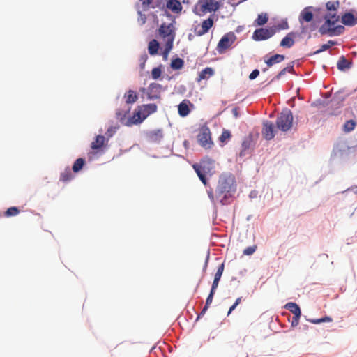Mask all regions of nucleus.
I'll return each instance as SVG.
<instances>
[{"instance_id":"f257e3e1","label":"nucleus","mask_w":357,"mask_h":357,"mask_svg":"<svg viewBox=\"0 0 357 357\" xmlns=\"http://www.w3.org/2000/svg\"><path fill=\"white\" fill-rule=\"evenodd\" d=\"M236 185L234 175L223 173L220 175L216 186V199L222 205L229 203V199L236 191Z\"/></svg>"},{"instance_id":"f03ea898","label":"nucleus","mask_w":357,"mask_h":357,"mask_svg":"<svg viewBox=\"0 0 357 357\" xmlns=\"http://www.w3.org/2000/svg\"><path fill=\"white\" fill-rule=\"evenodd\" d=\"M192 167L203 184L206 185V174H212L215 168V162L210 158H204L199 164H194Z\"/></svg>"},{"instance_id":"7ed1b4c3","label":"nucleus","mask_w":357,"mask_h":357,"mask_svg":"<svg viewBox=\"0 0 357 357\" xmlns=\"http://www.w3.org/2000/svg\"><path fill=\"white\" fill-rule=\"evenodd\" d=\"M175 21L167 24L162 23L158 29L159 36L166 43H174L176 37Z\"/></svg>"},{"instance_id":"20e7f679","label":"nucleus","mask_w":357,"mask_h":357,"mask_svg":"<svg viewBox=\"0 0 357 357\" xmlns=\"http://www.w3.org/2000/svg\"><path fill=\"white\" fill-rule=\"evenodd\" d=\"M220 8L219 3L216 0H199L195 13L197 15H203L206 13L215 12Z\"/></svg>"},{"instance_id":"39448f33","label":"nucleus","mask_w":357,"mask_h":357,"mask_svg":"<svg viewBox=\"0 0 357 357\" xmlns=\"http://www.w3.org/2000/svg\"><path fill=\"white\" fill-rule=\"evenodd\" d=\"M293 124V115L290 110L286 109L281 112L276 120V125L279 130L286 132L290 130Z\"/></svg>"},{"instance_id":"423d86ee","label":"nucleus","mask_w":357,"mask_h":357,"mask_svg":"<svg viewBox=\"0 0 357 357\" xmlns=\"http://www.w3.org/2000/svg\"><path fill=\"white\" fill-rule=\"evenodd\" d=\"M197 140L199 144L205 149H210L213 145L211 137V131L208 127L204 126L200 129L197 135Z\"/></svg>"},{"instance_id":"0eeeda50","label":"nucleus","mask_w":357,"mask_h":357,"mask_svg":"<svg viewBox=\"0 0 357 357\" xmlns=\"http://www.w3.org/2000/svg\"><path fill=\"white\" fill-rule=\"evenodd\" d=\"M276 33L274 26L268 28H259L256 29L252 35V39L256 41L264 40L271 38Z\"/></svg>"},{"instance_id":"6e6552de","label":"nucleus","mask_w":357,"mask_h":357,"mask_svg":"<svg viewBox=\"0 0 357 357\" xmlns=\"http://www.w3.org/2000/svg\"><path fill=\"white\" fill-rule=\"evenodd\" d=\"M213 24L214 20L211 17L203 20L200 24L194 27L193 31L195 35L197 36H202L208 32L210 29L213 27Z\"/></svg>"},{"instance_id":"1a4fd4ad","label":"nucleus","mask_w":357,"mask_h":357,"mask_svg":"<svg viewBox=\"0 0 357 357\" xmlns=\"http://www.w3.org/2000/svg\"><path fill=\"white\" fill-rule=\"evenodd\" d=\"M235 36L233 33H227L224 35L217 45V50L219 53H222L228 49L234 43Z\"/></svg>"},{"instance_id":"9d476101","label":"nucleus","mask_w":357,"mask_h":357,"mask_svg":"<svg viewBox=\"0 0 357 357\" xmlns=\"http://www.w3.org/2000/svg\"><path fill=\"white\" fill-rule=\"evenodd\" d=\"M326 22L320 28V32L322 34L326 33V26L329 27L333 26L337 22L339 21L340 17L337 14L336 11L328 12L325 16Z\"/></svg>"},{"instance_id":"9b49d317","label":"nucleus","mask_w":357,"mask_h":357,"mask_svg":"<svg viewBox=\"0 0 357 357\" xmlns=\"http://www.w3.org/2000/svg\"><path fill=\"white\" fill-rule=\"evenodd\" d=\"M261 134L264 138L266 140L272 139L275 137V128L273 123L271 121H265L263 123Z\"/></svg>"},{"instance_id":"f8f14e48","label":"nucleus","mask_w":357,"mask_h":357,"mask_svg":"<svg viewBox=\"0 0 357 357\" xmlns=\"http://www.w3.org/2000/svg\"><path fill=\"white\" fill-rule=\"evenodd\" d=\"M161 85L158 83H151L147 89V96L150 100L158 99L160 96Z\"/></svg>"},{"instance_id":"ddd939ff","label":"nucleus","mask_w":357,"mask_h":357,"mask_svg":"<svg viewBox=\"0 0 357 357\" xmlns=\"http://www.w3.org/2000/svg\"><path fill=\"white\" fill-rule=\"evenodd\" d=\"M144 117V114H142V112L138 107L137 110H135L132 116L128 118L126 121L124 123V125L127 126H131L135 124L141 123L145 119H142Z\"/></svg>"},{"instance_id":"4468645a","label":"nucleus","mask_w":357,"mask_h":357,"mask_svg":"<svg viewBox=\"0 0 357 357\" xmlns=\"http://www.w3.org/2000/svg\"><path fill=\"white\" fill-rule=\"evenodd\" d=\"M139 107L142 112V114H144V117L142 119H146L148 116L157 111V105L153 103L143 105Z\"/></svg>"},{"instance_id":"2eb2a0df","label":"nucleus","mask_w":357,"mask_h":357,"mask_svg":"<svg viewBox=\"0 0 357 357\" xmlns=\"http://www.w3.org/2000/svg\"><path fill=\"white\" fill-rule=\"evenodd\" d=\"M166 6L175 13H179L182 10L181 3L178 0H169L167 2Z\"/></svg>"},{"instance_id":"dca6fc26","label":"nucleus","mask_w":357,"mask_h":357,"mask_svg":"<svg viewBox=\"0 0 357 357\" xmlns=\"http://www.w3.org/2000/svg\"><path fill=\"white\" fill-rule=\"evenodd\" d=\"M342 22L347 26H354L357 24V18L351 13H347L342 16Z\"/></svg>"},{"instance_id":"f3484780","label":"nucleus","mask_w":357,"mask_h":357,"mask_svg":"<svg viewBox=\"0 0 357 357\" xmlns=\"http://www.w3.org/2000/svg\"><path fill=\"white\" fill-rule=\"evenodd\" d=\"M313 19V14L310 10V8H305L300 14L299 20L302 23L303 21L310 22Z\"/></svg>"},{"instance_id":"a211bd4d","label":"nucleus","mask_w":357,"mask_h":357,"mask_svg":"<svg viewBox=\"0 0 357 357\" xmlns=\"http://www.w3.org/2000/svg\"><path fill=\"white\" fill-rule=\"evenodd\" d=\"M189 103V100H185L178 105V110L181 116L185 117L189 114L190 112L188 107Z\"/></svg>"},{"instance_id":"6ab92c4d","label":"nucleus","mask_w":357,"mask_h":357,"mask_svg":"<svg viewBox=\"0 0 357 357\" xmlns=\"http://www.w3.org/2000/svg\"><path fill=\"white\" fill-rule=\"evenodd\" d=\"M294 33H288L280 42V46L284 47L290 48L294 44Z\"/></svg>"},{"instance_id":"aec40b11","label":"nucleus","mask_w":357,"mask_h":357,"mask_svg":"<svg viewBox=\"0 0 357 357\" xmlns=\"http://www.w3.org/2000/svg\"><path fill=\"white\" fill-rule=\"evenodd\" d=\"M214 70L212 68L207 67L202 70L198 75V77L197 79V81L199 82L202 79H206L213 75Z\"/></svg>"},{"instance_id":"412c9836","label":"nucleus","mask_w":357,"mask_h":357,"mask_svg":"<svg viewBox=\"0 0 357 357\" xmlns=\"http://www.w3.org/2000/svg\"><path fill=\"white\" fill-rule=\"evenodd\" d=\"M284 56L282 54H275L271 56L268 59L265 61V63L268 66V67H271L275 63H280L284 60Z\"/></svg>"},{"instance_id":"4be33fe9","label":"nucleus","mask_w":357,"mask_h":357,"mask_svg":"<svg viewBox=\"0 0 357 357\" xmlns=\"http://www.w3.org/2000/svg\"><path fill=\"white\" fill-rule=\"evenodd\" d=\"M125 107V109H119L116 112V119L123 124L126 121V116L130 112V107L128 105H126Z\"/></svg>"},{"instance_id":"5701e85b","label":"nucleus","mask_w":357,"mask_h":357,"mask_svg":"<svg viewBox=\"0 0 357 357\" xmlns=\"http://www.w3.org/2000/svg\"><path fill=\"white\" fill-rule=\"evenodd\" d=\"M105 138L102 135H98L95 141L91 143V147L93 150H98L102 148L105 144Z\"/></svg>"},{"instance_id":"b1692460","label":"nucleus","mask_w":357,"mask_h":357,"mask_svg":"<svg viewBox=\"0 0 357 357\" xmlns=\"http://www.w3.org/2000/svg\"><path fill=\"white\" fill-rule=\"evenodd\" d=\"M74 177L70 169L67 167L61 173L59 180L63 183L70 181Z\"/></svg>"},{"instance_id":"393cba45","label":"nucleus","mask_w":357,"mask_h":357,"mask_svg":"<svg viewBox=\"0 0 357 357\" xmlns=\"http://www.w3.org/2000/svg\"><path fill=\"white\" fill-rule=\"evenodd\" d=\"M160 45L158 40L153 39L149 43L148 51L151 55H155L158 53Z\"/></svg>"},{"instance_id":"a878e982","label":"nucleus","mask_w":357,"mask_h":357,"mask_svg":"<svg viewBox=\"0 0 357 357\" xmlns=\"http://www.w3.org/2000/svg\"><path fill=\"white\" fill-rule=\"evenodd\" d=\"M124 98L126 100V103L128 105L135 102L137 100L138 96L136 92L132 90H129L128 93L125 94Z\"/></svg>"},{"instance_id":"bb28decb","label":"nucleus","mask_w":357,"mask_h":357,"mask_svg":"<svg viewBox=\"0 0 357 357\" xmlns=\"http://www.w3.org/2000/svg\"><path fill=\"white\" fill-rule=\"evenodd\" d=\"M285 307L289 310L294 315L301 316V312L299 306L295 303H288L286 304Z\"/></svg>"},{"instance_id":"cd10ccee","label":"nucleus","mask_w":357,"mask_h":357,"mask_svg":"<svg viewBox=\"0 0 357 357\" xmlns=\"http://www.w3.org/2000/svg\"><path fill=\"white\" fill-rule=\"evenodd\" d=\"M149 137L152 142H158L163 138L162 130L160 129L150 132Z\"/></svg>"},{"instance_id":"c85d7f7f","label":"nucleus","mask_w":357,"mask_h":357,"mask_svg":"<svg viewBox=\"0 0 357 357\" xmlns=\"http://www.w3.org/2000/svg\"><path fill=\"white\" fill-rule=\"evenodd\" d=\"M268 20V16L267 13L259 14L257 18L255 20L254 24L256 26H263L267 23Z\"/></svg>"},{"instance_id":"c756f323","label":"nucleus","mask_w":357,"mask_h":357,"mask_svg":"<svg viewBox=\"0 0 357 357\" xmlns=\"http://www.w3.org/2000/svg\"><path fill=\"white\" fill-rule=\"evenodd\" d=\"M337 68L340 70H344L351 67V63H349L344 56H342L337 61Z\"/></svg>"},{"instance_id":"7c9ffc66","label":"nucleus","mask_w":357,"mask_h":357,"mask_svg":"<svg viewBox=\"0 0 357 357\" xmlns=\"http://www.w3.org/2000/svg\"><path fill=\"white\" fill-rule=\"evenodd\" d=\"M344 31V27L342 25H338L335 28H328V29L326 28V33H328L330 36H333V35L337 36V35H340L341 33H342Z\"/></svg>"},{"instance_id":"2f4dec72","label":"nucleus","mask_w":357,"mask_h":357,"mask_svg":"<svg viewBox=\"0 0 357 357\" xmlns=\"http://www.w3.org/2000/svg\"><path fill=\"white\" fill-rule=\"evenodd\" d=\"M287 73H294V66L292 65L288 66L286 68H283L280 73L272 79V81L274 80H278L280 79L283 75H284Z\"/></svg>"},{"instance_id":"473e14b6","label":"nucleus","mask_w":357,"mask_h":357,"mask_svg":"<svg viewBox=\"0 0 357 357\" xmlns=\"http://www.w3.org/2000/svg\"><path fill=\"white\" fill-rule=\"evenodd\" d=\"M214 294H215L214 292L210 291V294H209V295L208 296V297L206 298L205 306L202 310V311H201L200 314H199L198 317H199L200 316H203L206 313V312L207 311L208 308L209 307V305L211 304V303L213 301V298Z\"/></svg>"},{"instance_id":"72a5a7b5","label":"nucleus","mask_w":357,"mask_h":357,"mask_svg":"<svg viewBox=\"0 0 357 357\" xmlns=\"http://www.w3.org/2000/svg\"><path fill=\"white\" fill-rule=\"evenodd\" d=\"M84 165V160L83 158H77L75 161V162H74V164L73 165L72 170L74 172L77 173V172H79L82 169Z\"/></svg>"},{"instance_id":"f704fd0d","label":"nucleus","mask_w":357,"mask_h":357,"mask_svg":"<svg viewBox=\"0 0 357 357\" xmlns=\"http://www.w3.org/2000/svg\"><path fill=\"white\" fill-rule=\"evenodd\" d=\"M183 64H184V61L182 59L176 58L172 61L171 68L174 70H179L183 68Z\"/></svg>"},{"instance_id":"c9c22d12","label":"nucleus","mask_w":357,"mask_h":357,"mask_svg":"<svg viewBox=\"0 0 357 357\" xmlns=\"http://www.w3.org/2000/svg\"><path fill=\"white\" fill-rule=\"evenodd\" d=\"M356 125V123L354 120L347 121L344 124V131L346 132H349L354 130Z\"/></svg>"},{"instance_id":"e433bc0d","label":"nucleus","mask_w":357,"mask_h":357,"mask_svg":"<svg viewBox=\"0 0 357 357\" xmlns=\"http://www.w3.org/2000/svg\"><path fill=\"white\" fill-rule=\"evenodd\" d=\"M20 213V210L17 207L13 206L8 208L4 213L6 217L15 216Z\"/></svg>"},{"instance_id":"4c0bfd02","label":"nucleus","mask_w":357,"mask_h":357,"mask_svg":"<svg viewBox=\"0 0 357 357\" xmlns=\"http://www.w3.org/2000/svg\"><path fill=\"white\" fill-rule=\"evenodd\" d=\"M173 48V43H166L165 44V49L164 50L162 51V56L165 59H167V57H168V55L170 52V51L172 50V49Z\"/></svg>"},{"instance_id":"58836bf2","label":"nucleus","mask_w":357,"mask_h":357,"mask_svg":"<svg viewBox=\"0 0 357 357\" xmlns=\"http://www.w3.org/2000/svg\"><path fill=\"white\" fill-rule=\"evenodd\" d=\"M173 48V43H166L165 44V49L164 50L162 51V56L165 59H167V57H168V55L170 52V51L172 50V49Z\"/></svg>"},{"instance_id":"ea45409f","label":"nucleus","mask_w":357,"mask_h":357,"mask_svg":"<svg viewBox=\"0 0 357 357\" xmlns=\"http://www.w3.org/2000/svg\"><path fill=\"white\" fill-rule=\"evenodd\" d=\"M338 7V1H328L326 3V8L328 12L336 11Z\"/></svg>"},{"instance_id":"a19ab883","label":"nucleus","mask_w":357,"mask_h":357,"mask_svg":"<svg viewBox=\"0 0 357 357\" xmlns=\"http://www.w3.org/2000/svg\"><path fill=\"white\" fill-rule=\"evenodd\" d=\"M231 137V135L229 130H223L221 135L219 137V140L224 143L227 140L229 139Z\"/></svg>"},{"instance_id":"79ce46f5","label":"nucleus","mask_w":357,"mask_h":357,"mask_svg":"<svg viewBox=\"0 0 357 357\" xmlns=\"http://www.w3.org/2000/svg\"><path fill=\"white\" fill-rule=\"evenodd\" d=\"M332 321H333L332 318L330 317H328V316H326L321 319H310L309 320L310 322L314 324H321L323 322H331Z\"/></svg>"},{"instance_id":"37998d69","label":"nucleus","mask_w":357,"mask_h":357,"mask_svg":"<svg viewBox=\"0 0 357 357\" xmlns=\"http://www.w3.org/2000/svg\"><path fill=\"white\" fill-rule=\"evenodd\" d=\"M224 268H225V265L223 263H222L218 268V270H217L215 277H214V280H217L220 281V280L222 277V275L223 273Z\"/></svg>"},{"instance_id":"c03bdc74","label":"nucleus","mask_w":357,"mask_h":357,"mask_svg":"<svg viewBox=\"0 0 357 357\" xmlns=\"http://www.w3.org/2000/svg\"><path fill=\"white\" fill-rule=\"evenodd\" d=\"M161 70L160 68H154L151 71L152 78L154 79H157L161 75Z\"/></svg>"},{"instance_id":"a18cd8bd","label":"nucleus","mask_w":357,"mask_h":357,"mask_svg":"<svg viewBox=\"0 0 357 357\" xmlns=\"http://www.w3.org/2000/svg\"><path fill=\"white\" fill-rule=\"evenodd\" d=\"M256 250H257V245L249 246L243 250V255H251L256 251Z\"/></svg>"},{"instance_id":"49530a36","label":"nucleus","mask_w":357,"mask_h":357,"mask_svg":"<svg viewBox=\"0 0 357 357\" xmlns=\"http://www.w3.org/2000/svg\"><path fill=\"white\" fill-rule=\"evenodd\" d=\"M241 297L238 298L234 303L230 307L227 315H229L231 312L241 303Z\"/></svg>"},{"instance_id":"de8ad7c7","label":"nucleus","mask_w":357,"mask_h":357,"mask_svg":"<svg viewBox=\"0 0 357 357\" xmlns=\"http://www.w3.org/2000/svg\"><path fill=\"white\" fill-rule=\"evenodd\" d=\"M207 193H208V197L210 198V199L211 200L212 202L215 203L216 202H219L216 199V194L214 195L213 192V190L211 189L208 190Z\"/></svg>"},{"instance_id":"09e8293b","label":"nucleus","mask_w":357,"mask_h":357,"mask_svg":"<svg viewBox=\"0 0 357 357\" xmlns=\"http://www.w3.org/2000/svg\"><path fill=\"white\" fill-rule=\"evenodd\" d=\"M147 59H148V56L146 53L141 55L140 59H139V61L141 62V64H140L141 68H144V65H145L146 61H147Z\"/></svg>"},{"instance_id":"8fccbe9b","label":"nucleus","mask_w":357,"mask_h":357,"mask_svg":"<svg viewBox=\"0 0 357 357\" xmlns=\"http://www.w3.org/2000/svg\"><path fill=\"white\" fill-rule=\"evenodd\" d=\"M300 317L301 316H296V315H294L293 317L292 321H291V326L295 327L298 325Z\"/></svg>"},{"instance_id":"3c124183","label":"nucleus","mask_w":357,"mask_h":357,"mask_svg":"<svg viewBox=\"0 0 357 357\" xmlns=\"http://www.w3.org/2000/svg\"><path fill=\"white\" fill-rule=\"evenodd\" d=\"M259 74V71L257 69L254 70L249 75L250 79L252 80L255 79Z\"/></svg>"},{"instance_id":"603ef678","label":"nucleus","mask_w":357,"mask_h":357,"mask_svg":"<svg viewBox=\"0 0 357 357\" xmlns=\"http://www.w3.org/2000/svg\"><path fill=\"white\" fill-rule=\"evenodd\" d=\"M218 284H219V280H213V284H212V287H211V292H215V290L218 286Z\"/></svg>"},{"instance_id":"864d4df0","label":"nucleus","mask_w":357,"mask_h":357,"mask_svg":"<svg viewBox=\"0 0 357 357\" xmlns=\"http://www.w3.org/2000/svg\"><path fill=\"white\" fill-rule=\"evenodd\" d=\"M328 49V47H327V45H326V44H323V45L321 46L320 49H319L318 50H317V51H315V52H314V54H319V53H321V52H324V51L327 50Z\"/></svg>"},{"instance_id":"5fc2aeb1","label":"nucleus","mask_w":357,"mask_h":357,"mask_svg":"<svg viewBox=\"0 0 357 357\" xmlns=\"http://www.w3.org/2000/svg\"><path fill=\"white\" fill-rule=\"evenodd\" d=\"M116 129V128L110 127L109 128H108V130L107 131V135L109 137H112L113 133L115 132Z\"/></svg>"},{"instance_id":"6e6d98bb","label":"nucleus","mask_w":357,"mask_h":357,"mask_svg":"<svg viewBox=\"0 0 357 357\" xmlns=\"http://www.w3.org/2000/svg\"><path fill=\"white\" fill-rule=\"evenodd\" d=\"M232 114L235 118H238L239 116L238 108L234 107L232 109Z\"/></svg>"},{"instance_id":"4d7b16f0","label":"nucleus","mask_w":357,"mask_h":357,"mask_svg":"<svg viewBox=\"0 0 357 357\" xmlns=\"http://www.w3.org/2000/svg\"><path fill=\"white\" fill-rule=\"evenodd\" d=\"M326 44L327 45V47L329 49L331 46L336 45L337 43L333 40H328V43Z\"/></svg>"},{"instance_id":"13d9d810","label":"nucleus","mask_w":357,"mask_h":357,"mask_svg":"<svg viewBox=\"0 0 357 357\" xmlns=\"http://www.w3.org/2000/svg\"><path fill=\"white\" fill-rule=\"evenodd\" d=\"M326 44L327 45V47L329 49L331 46L336 45L337 43L333 40H328V43Z\"/></svg>"}]
</instances>
